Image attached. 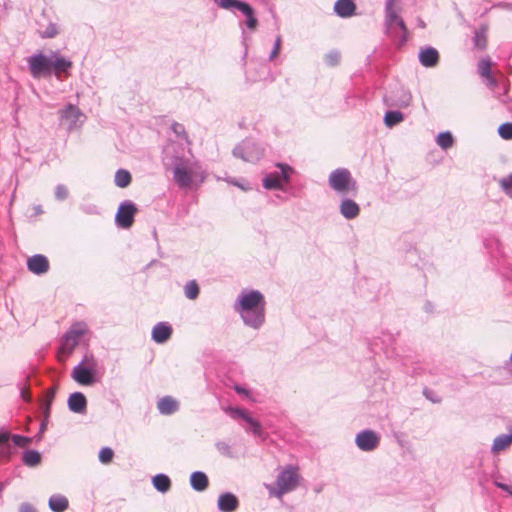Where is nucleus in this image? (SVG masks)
<instances>
[{"instance_id":"obj_19","label":"nucleus","mask_w":512,"mask_h":512,"mask_svg":"<svg viewBox=\"0 0 512 512\" xmlns=\"http://www.w3.org/2000/svg\"><path fill=\"white\" fill-rule=\"evenodd\" d=\"M340 212L346 219H354L360 213V208L356 202L345 199L341 202Z\"/></svg>"},{"instance_id":"obj_1","label":"nucleus","mask_w":512,"mask_h":512,"mask_svg":"<svg viewBox=\"0 0 512 512\" xmlns=\"http://www.w3.org/2000/svg\"><path fill=\"white\" fill-rule=\"evenodd\" d=\"M27 62L31 75L36 79L48 77L52 73L58 79H61L63 74H67L68 70L72 67L71 61L56 52H53L50 56L42 53L35 54L29 57Z\"/></svg>"},{"instance_id":"obj_15","label":"nucleus","mask_w":512,"mask_h":512,"mask_svg":"<svg viewBox=\"0 0 512 512\" xmlns=\"http://www.w3.org/2000/svg\"><path fill=\"white\" fill-rule=\"evenodd\" d=\"M68 407L74 413H85L87 400L83 393L74 392L68 398Z\"/></svg>"},{"instance_id":"obj_23","label":"nucleus","mask_w":512,"mask_h":512,"mask_svg":"<svg viewBox=\"0 0 512 512\" xmlns=\"http://www.w3.org/2000/svg\"><path fill=\"white\" fill-rule=\"evenodd\" d=\"M154 487L162 493L167 492L171 487L170 478L165 474H157L153 477Z\"/></svg>"},{"instance_id":"obj_37","label":"nucleus","mask_w":512,"mask_h":512,"mask_svg":"<svg viewBox=\"0 0 512 512\" xmlns=\"http://www.w3.org/2000/svg\"><path fill=\"white\" fill-rule=\"evenodd\" d=\"M500 186L506 194L512 196V174L500 180Z\"/></svg>"},{"instance_id":"obj_45","label":"nucleus","mask_w":512,"mask_h":512,"mask_svg":"<svg viewBox=\"0 0 512 512\" xmlns=\"http://www.w3.org/2000/svg\"><path fill=\"white\" fill-rule=\"evenodd\" d=\"M172 129H173V131H174L177 135H179V136H186L185 131H184V127H183L181 124H179V123H174V124L172 125Z\"/></svg>"},{"instance_id":"obj_18","label":"nucleus","mask_w":512,"mask_h":512,"mask_svg":"<svg viewBox=\"0 0 512 512\" xmlns=\"http://www.w3.org/2000/svg\"><path fill=\"white\" fill-rule=\"evenodd\" d=\"M157 408L161 414L170 415L178 410L179 404L171 396H166L158 401Z\"/></svg>"},{"instance_id":"obj_41","label":"nucleus","mask_w":512,"mask_h":512,"mask_svg":"<svg viewBox=\"0 0 512 512\" xmlns=\"http://www.w3.org/2000/svg\"><path fill=\"white\" fill-rule=\"evenodd\" d=\"M236 9L240 10L244 15L251 14V11L253 10L252 7L246 3L238 0L237 5L235 6Z\"/></svg>"},{"instance_id":"obj_33","label":"nucleus","mask_w":512,"mask_h":512,"mask_svg":"<svg viewBox=\"0 0 512 512\" xmlns=\"http://www.w3.org/2000/svg\"><path fill=\"white\" fill-rule=\"evenodd\" d=\"M243 420L249 425V427L251 429V432L254 435H260L261 434V425H260V423L257 420L253 419L248 413L244 417Z\"/></svg>"},{"instance_id":"obj_14","label":"nucleus","mask_w":512,"mask_h":512,"mask_svg":"<svg viewBox=\"0 0 512 512\" xmlns=\"http://www.w3.org/2000/svg\"><path fill=\"white\" fill-rule=\"evenodd\" d=\"M334 11L339 17L349 18L355 15L356 4L353 0H337Z\"/></svg>"},{"instance_id":"obj_30","label":"nucleus","mask_w":512,"mask_h":512,"mask_svg":"<svg viewBox=\"0 0 512 512\" xmlns=\"http://www.w3.org/2000/svg\"><path fill=\"white\" fill-rule=\"evenodd\" d=\"M384 121L388 127H392L403 121V114L399 111H389L385 114Z\"/></svg>"},{"instance_id":"obj_29","label":"nucleus","mask_w":512,"mask_h":512,"mask_svg":"<svg viewBox=\"0 0 512 512\" xmlns=\"http://www.w3.org/2000/svg\"><path fill=\"white\" fill-rule=\"evenodd\" d=\"M184 292L188 299H196L200 292L198 283L195 280L189 281L184 287Z\"/></svg>"},{"instance_id":"obj_27","label":"nucleus","mask_w":512,"mask_h":512,"mask_svg":"<svg viewBox=\"0 0 512 512\" xmlns=\"http://www.w3.org/2000/svg\"><path fill=\"white\" fill-rule=\"evenodd\" d=\"M131 174L127 170H118L115 175V183L120 188H125L131 183Z\"/></svg>"},{"instance_id":"obj_22","label":"nucleus","mask_w":512,"mask_h":512,"mask_svg":"<svg viewBox=\"0 0 512 512\" xmlns=\"http://www.w3.org/2000/svg\"><path fill=\"white\" fill-rule=\"evenodd\" d=\"M512 442V435L502 434L496 437L493 441V445L491 447V452L493 454H498L499 452L505 450Z\"/></svg>"},{"instance_id":"obj_21","label":"nucleus","mask_w":512,"mask_h":512,"mask_svg":"<svg viewBox=\"0 0 512 512\" xmlns=\"http://www.w3.org/2000/svg\"><path fill=\"white\" fill-rule=\"evenodd\" d=\"M48 505L53 512H64L68 508L69 502L65 496L55 494L49 498Z\"/></svg>"},{"instance_id":"obj_6","label":"nucleus","mask_w":512,"mask_h":512,"mask_svg":"<svg viewBox=\"0 0 512 512\" xmlns=\"http://www.w3.org/2000/svg\"><path fill=\"white\" fill-rule=\"evenodd\" d=\"M239 304L243 311H263L264 309V298L263 295L258 291H251L240 297Z\"/></svg>"},{"instance_id":"obj_25","label":"nucleus","mask_w":512,"mask_h":512,"mask_svg":"<svg viewBox=\"0 0 512 512\" xmlns=\"http://www.w3.org/2000/svg\"><path fill=\"white\" fill-rule=\"evenodd\" d=\"M388 24H389V26H393V25L398 26L403 31L404 38L406 39V35H407L406 25H405L404 21L392 9H388Z\"/></svg>"},{"instance_id":"obj_54","label":"nucleus","mask_w":512,"mask_h":512,"mask_svg":"<svg viewBox=\"0 0 512 512\" xmlns=\"http://www.w3.org/2000/svg\"><path fill=\"white\" fill-rule=\"evenodd\" d=\"M510 362L512 364V352H511V355H510Z\"/></svg>"},{"instance_id":"obj_43","label":"nucleus","mask_w":512,"mask_h":512,"mask_svg":"<svg viewBox=\"0 0 512 512\" xmlns=\"http://www.w3.org/2000/svg\"><path fill=\"white\" fill-rule=\"evenodd\" d=\"M57 34V29L54 25H50L45 32H41L40 35L44 38H51Z\"/></svg>"},{"instance_id":"obj_39","label":"nucleus","mask_w":512,"mask_h":512,"mask_svg":"<svg viewBox=\"0 0 512 512\" xmlns=\"http://www.w3.org/2000/svg\"><path fill=\"white\" fill-rule=\"evenodd\" d=\"M12 442L18 447H25L29 444L30 439L21 435H13Z\"/></svg>"},{"instance_id":"obj_11","label":"nucleus","mask_w":512,"mask_h":512,"mask_svg":"<svg viewBox=\"0 0 512 512\" xmlns=\"http://www.w3.org/2000/svg\"><path fill=\"white\" fill-rule=\"evenodd\" d=\"M60 113L62 119L68 122L69 128L77 127L78 124H82L84 121V115L76 106L72 104H69Z\"/></svg>"},{"instance_id":"obj_52","label":"nucleus","mask_w":512,"mask_h":512,"mask_svg":"<svg viewBox=\"0 0 512 512\" xmlns=\"http://www.w3.org/2000/svg\"><path fill=\"white\" fill-rule=\"evenodd\" d=\"M247 323L250 324L251 327H253L254 329H258L260 327V324H261V322H256V321L247 322Z\"/></svg>"},{"instance_id":"obj_8","label":"nucleus","mask_w":512,"mask_h":512,"mask_svg":"<svg viewBox=\"0 0 512 512\" xmlns=\"http://www.w3.org/2000/svg\"><path fill=\"white\" fill-rule=\"evenodd\" d=\"M91 361H93V359H91ZM94 366V362L89 364V366H84L83 363H80L73 369L72 378L81 385H92L95 382Z\"/></svg>"},{"instance_id":"obj_38","label":"nucleus","mask_w":512,"mask_h":512,"mask_svg":"<svg viewBox=\"0 0 512 512\" xmlns=\"http://www.w3.org/2000/svg\"><path fill=\"white\" fill-rule=\"evenodd\" d=\"M69 195L68 188L64 185H58L55 188V196L58 200H65Z\"/></svg>"},{"instance_id":"obj_10","label":"nucleus","mask_w":512,"mask_h":512,"mask_svg":"<svg viewBox=\"0 0 512 512\" xmlns=\"http://www.w3.org/2000/svg\"><path fill=\"white\" fill-rule=\"evenodd\" d=\"M278 166L281 169V174L274 173L265 177L263 181V186L266 189L280 188L283 182L288 181L289 174L291 173L292 169L284 164H279Z\"/></svg>"},{"instance_id":"obj_47","label":"nucleus","mask_w":512,"mask_h":512,"mask_svg":"<svg viewBox=\"0 0 512 512\" xmlns=\"http://www.w3.org/2000/svg\"><path fill=\"white\" fill-rule=\"evenodd\" d=\"M495 485L512 495V486H509V485H506V484H503L500 482H495Z\"/></svg>"},{"instance_id":"obj_51","label":"nucleus","mask_w":512,"mask_h":512,"mask_svg":"<svg viewBox=\"0 0 512 512\" xmlns=\"http://www.w3.org/2000/svg\"><path fill=\"white\" fill-rule=\"evenodd\" d=\"M8 434L7 433H0V444L6 442L8 440Z\"/></svg>"},{"instance_id":"obj_16","label":"nucleus","mask_w":512,"mask_h":512,"mask_svg":"<svg viewBox=\"0 0 512 512\" xmlns=\"http://www.w3.org/2000/svg\"><path fill=\"white\" fill-rule=\"evenodd\" d=\"M172 334V328L165 322H158L152 329V339L156 343L166 342Z\"/></svg>"},{"instance_id":"obj_7","label":"nucleus","mask_w":512,"mask_h":512,"mask_svg":"<svg viewBox=\"0 0 512 512\" xmlns=\"http://www.w3.org/2000/svg\"><path fill=\"white\" fill-rule=\"evenodd\" d=\"M85 332L86 328L82 323H75L70 331L65 334L61 349L68 354L71 353Z\"/></svg>"},{"instance_id":"obj_32","label":"nucleus","mask_w":512,"mask_h":512,"mask_svg":"<svg viewBox=\"0 0 512 512\" xmlns=\"http://www.w3.org/2000/svg\"><path fill=\"white\" fill-rule=\"evenodd\" d=\"M478 68H479V73L481 76L487 78V79H492L491 77V63L488 59H482L480 62H479V65H478Z\"/></svg>"},{"instance_id":"obj_46","label":"nucleus","mask_w":512,"mask_h":512,"mask_svg":"<svg viewBox=\"0 0 512 512\" xmlns=\"http://www.w3.org/2000/svg\"><path fill=\"white\" fill-rule=\"evenodd\" d=\"M280 45H281V38L278 37L275 42V48H274L273 52L271 53V58H274L277 56L279 49H280Z\"/></svg>"},{"instance_id":"obj_53","label":"nucleus","mask_w":512,"mask_h":512,"mask_svg":"<svg viewBox=\"0 0 512 512\" xmlns=\"http://www.w3.org/2000/svg\"><path fill=\"white\" fill-rule=\"evenodd\" d=\"M45 427H46V424H45V422H43V423L41 424V430L45 429Z\"/></svg>"},{"instance_id":"obj_42","label":"nucleus","mask_w":512,"mask_h":512,"mask_svg":"<svg viewBox=\"0 0 512 512\" xmlns=\"http://www.w3.org/2000/svg\"><path fill=\"white\" fill-rule=\"evenodd\" d=\"M246 17H247V26H248V28L251 29V30H255L257 25H258V21H257V19L254 16V11L252 10L251 14H248Z\"/></svg>"},{"instance_id":"obj_48","label":"nucleus","mask_w":512,"mask_h":512,"mask_svg":"<svg viewBox=\"0 0 512 512\" xmlns=\"http://www.w3.org/2000/svg\"><path fill=\"white\" fill-rule=\"evenodd\" d=\"M21 396H22V398H23L25 401H30V400H31L30 393L28 392V390H27V389H22V391H21Z\"/></svg>"},{"instance_id":"obj_28","label":"nucleus","mask_w":512,"mask_h":512,"mask_svg":"<svg viewBox=\"0 0 512 512\" xmlns=\"http://www.w3.org/2000/svg\"><path fill=\"white\" fill-rule=\"evenodd\" d=\"M55 394H56V389L54 387H51L46 391L45 399L42 403V408H43L45 419H47L49 417L50 406L55 397Z\"/></svg>"},{"instance_id":"obj_40","label":"nucleus","mask_w":512,"mask_h":512,"mask_svg":"<svg viewBox=\"0 0 512 512\" xmlns=\"http://www.w3.org/2000/svg\"><path fill=\"white\" fill-rule=\"evenodd\" d=\"M238 0H216V4L222 9L235 8Z\"/></svg>"},{"instance_id":"obj_13","label":"nucleus","mask_w":512,"mask_h":512,"mask_svg":"<svg viewBox=\"0 0 512 512\" xmlns=\"http://www.w3.org/2000/svg\"><path fill=\"white\" fill-rule=\"evenodd\" d=\"M239 506L238 498L230 493L225 492L220 494L217 502V507L221 512H234Z\"/></svg>"},{"instance_id":"obj_34","label":"nucleus","mask_w":512,"mask_h":512,"mask_svg":"<svg viewBox=\"0 0 512 512\" xmlns=\"http://www.w3.org/2000/svg\"><path fill=\"white\" fill-rule=\"evenodd\" d=\"M114 452L109 447H103L99 452V460L103 464H108L112 461Z\"/></svg>"},{"instance_id":"obj_49","label":"nucleus","mask_w":512,"mask_h":512,"mask_svg":"<svg viewBox=\"0 0 512 512\" xmlns=\"http://www.w3.org/2000/svg\"><path fill=\"white\" fill-rule=\"evenodd\" d=\"M424 395L434 403L440 402L439 398H434V396H430V392L427 390L424 391Z\"/></svg>"},{"instance_id":"obj_31","label":"nucleus","mask_w":512,"mask_h":512,"mask_svg":"<svg viewBox=\"0 0 512 512\" xmlns=\"http://www.w3.org/2000/svg\"><path fill=\"white\" fill-rule=\"evenodd\" d=\"M436 142L441 148L448 149L452 147L454 139L450 132H443L438 135Z\"/></svg>"},{"instance_id":"obj_36","label":"nucleus","mask_w":512,"mask_h":512,"mask_svg":"<svg viewBox=\"0 0 512 512\" xmlns=\"http://www.w3.org/2000/svg\"><path fill=\"white\" fill-rule=\"evenodd\" d=\"M224 411L234 419H244V417L247 415V412L241 408L227 407L224 409Z\"/></svg>"},{"instance_id":"obj_5","label":"nucleus","mask_w":512,"mask_h":512,"mask_svg":"<svg viewBox=\"0 0 512 512\" xmlns=\"http://www.w3.org/2000/svg\"><path fill=\"white\" fill-rule=\"evenodd\" d=\"M138 212L137 206L132 202L121 203L115 216L116 224L124 229L130 228Z\"/></svg>"},{"instance_id":"obj_26","label":"nucleus","mask_w":512,"mask_h":512,"mask_svg":"<svg viewBox=\"0 0 512 512\" xmlns=\"http://www.w3.org/2000/svg\"><path fill=\"white\" fill-rule=\"evenodd\" d=\"M487 28L485 26H482L480 29H478L475 32L474 35V45L478 49H484L487 46V35H486Z\"/></svg>"},{"instance_id":"obj_17","label":"nucleus","mask_w":512,"mask_h":512,"mask_svg":"<svg viewBox=\"0 0 512 512\" xmlns=\"http://www.w3.org/2000/svg\"><path fill=\"white\" fill-rule=\"evenodd\" d=\"M419 60L425 67H434L439 62V53L435 48H426L420 52Z\"/></svg>"},{"instance_id":"obj_9","label":"nucleus","mask_w":512,"mask_h":512,"mask_svg":"<svg viewBox=\"0 0 512 512\" xmlns=\"http://www.w3.org/2000/svg\"><path fill=\"white\" fill-rule=\"evenodd\" d=\"M379 436L372 430H364L357 434L355 442L362 451H372L379 444Z\"/></svg>"},{"instance_id":"obj_4","label":"nucleus","mask_w":512,"mask_h":512,"mask_svg":"<svg viewBox=\"0 0 512 512\" xmlns=\"http://www.w3.org/2000/svg\"><path fill=\"white\" fill-rule=\"evenodd\" d=\"M300 476L297 467L288 466L277 477V489L273 492L277 497L294 490L299 483Z\"/></svg>"},{"instance_id":"obj_2","label":"nucleus","mask_w":512,"mask_h":512,"mask_svg":"<svg viewBox=\"0 0 512 512\" xmlns=\"http://www.w3.org/2000/svg\"><path fill=\"white\" fill-rule=\"evenodd\" d=\"M207 177L204 170L194 165L193 168H188L184 165H177L174 168V180L180 188H188L193 182L202 184Z\"/></svg>"},{"instance_id":"obj_44","label":"nucleus","mask_w":512,"mask_h":512,"mask_svg":"<svg viewBox=\"0 0 512 512\" xmlns=\"http://www.w3.org/2000/svg\"><path fill=\"white\" fill-rule=\"evenodd\" d=\"M19 512H37V510L29 503H22L19 507Z\"/></svg>"},{"instance_id":"obj_3","label":"nucleus","mask_w":512,"mask_h":512,"mask_svg":"<svg viewBox=\"0 0 512 512\" xmlns=\"http://www.w3.org/2000/svg\"><path fill=\"white\" fill-rule=\"evenodd\" d=\"M329 185L338 193H349L357 190L356 181L350 171L345 168H339L331 172Z\"/></svg>"},{"instance_id":"obj_50","label":"nucleus","mask_w":512,"mask_h":512,"mask_svg":"<svg viewBox=\"0 0 512 512\" xmlns=\"http://www.w3.org/2000/svg\"><path fill=\"white\" fill-rule=\"evenodd\" d=\"M235 391H236L238 394L248 395V391H247L245 388L240 387V386H236V387H235Z\"/></svg>"},{"instance_id":"obj_24","label":"nucleus","mask_w":512,"mask_h":512,"mask_svg":"<svg viewBox=\"0 0 512 512\" xmlns=\"http://www.w3.org/2000/svg\"><path fill=\"white\" fill-rule=\"evenodd\" d=\"M23 463L29 467H35L41 462V455L38 451L28 450L23 453Z\"/></svg>"},{"instance_id":"obj_20","label":"nucleus","mask_w":512,"mask_h":512,"mask_svg":"<svg viewBox=\"0 0 512 512\" xmlns=\"http://www.w3.org/2000/svg\"><path fill=\"white\" fill-rule=\"evenodd\" d=\"M190 484L194 490L202 492L207 489L209 480L205 473L196 471L193 472L190 476Z\"/></svg>"},{"instance_id":"obj_12","label":"nucleus","mask_w":512,"mask_h":512,"mask_svg":"<svg viewBox=\"0 0 512 512\" xmlns=\"http://www.w3.org/2000/svg\"><path fill=\"white\" fill-rule=\"evenodd\" d=\"M27 267L34 274H44L49 270L50 264L46 256L37 254L27 260Z\"/></svg>"},{"instance_id":"obj_35","label":"nucleus","mask_w":512,"mask_h":512,"mask_svg":"<svg viewBox=\"0 0 512 512\" xmlns=\"http://www.w3.org/2000/svg\"><path fill=\"white\" fill-rule=\"evenodd\" d=\"M498 133L505 140L512 139V123H504L499 126Z\"/></svg>"}]
</instances>
